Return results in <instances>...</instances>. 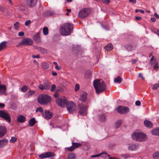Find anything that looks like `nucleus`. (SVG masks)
Instances as JSON below:
<instances>
[{
	"instance_id": "obj_1",
	"label": "nucleus",
	"mask_w": 159,
	"mask_h": 159,
	"mask_svg": "<svg viewBox=\"0 0 159 159\" xmlns=\"http://www.w3.org/2000/svg\"><path fill=\"white\" fill-rule=\"evenodd\" d=\"M73 25L70 23H66L62 25L60 29L61 35L64 36L69 35L72 32Z\"/></svg>"
},
{
	"instance_id": "obj_2",
	"label": "nucleus",
	"mask_w": 159,
	"mask_h": 159,
	"mask_svg": "<svg viewBox=\"0 0 159 159\" xmlns=\"http://www.w3.org/2000/svg\"><path fill=\"white\" fill-rule=\"evenodd\" d=\"M93 84L97 93H99L104 91L106 89V85L102 80L98 79L94 80Z\"/></svg>"
},
{
	"instance_id": "obj_3",
	"label": "nucleus",
	"mask_w": 159,
	"mask_h": 159,
	"mask_svg": "<svg viewBox=\"0 0 159 159\" xmlns=\"http://www.w3.org/2000/svg\"><path fill=\"white\" fill-rule=\"evenodd\" d=\"M132 139L138 141H144L146 139V135L143 133L134 132L131 135Z\"/></svg>"
},
{
	"instance_id": "obj_4",
	"label": "nucleus",
	"mask_w": 159,
	"mask_h": 159,
	"mask_svg": "<svg viewBox=\"0 0 159 159\" xmlns=\"http://www.w3.org/2000/svg\"><path fill=\"white\" fill-rule=\"evenodd\" d=\"M51 99V97L46 94H42L37 98L38 102L42 104H46L49 102Z\"/></svg>"
},
{
	"instance_id": "obj_5",
	"label": "nucleus",
	"mask_w": 159,
	"mask_h": 159,
	"mask_svg": "<svg viewBox=\"0 0 159 159\" xmlns=\"http://www.w3.org/2000/svg\"><path fill=\"white\" fill-rule=\"evenodd\" d=\"M90 10L88 8H84L79 11L78 13V16L81 19L86 18L90 13Z\"/></svg>"
},
{
	"instance_id": "obj_6",
	"label": "nucleus",
	"mask_w": 159,
	"mask_h": 159,
	"mask_svg": "<svg viewBox=\"0 0 159 159\" xmlns=\"http://www.w3.org/2000/svg\"><path fill=\"white\" fill-rule=\"evenodd\" d=\"M0 117L2 118L9 123L11 122L10 114L6 111L0 110Z\"/></svg>"
},
{
	"instance_id": "obj_7",
	"label": "nucleus",
	"mask_w": 159,
	"mask_h": 159,
	"mask_svg": "<svg viewBox=\"0 0 159 159\" xmlns=\"http://www.w3.org/2000/svg\"><path fill=\"white\" fill-rule=\"evenodd\" d=\"M67 102V100L66 98L64 97L58 98L56 100L57 104L59 106L62 107H64L65 106Z\"/></svg>"
},
{
	"instance_id": "obj_8",
	"label": "nucleus",
	"mask_w": 159,
	"mask_h": 159,
	"mask_svg": "<svg viewBox=\"0 0 159 159\" xmlns=\"http://www.w3.org/2000/svg\"><path fill=\"white\" fill-rule=\"evenodd\" d=\"M67 110L69 112L71 113L75 110V103L72 101L67 102L66 104Z\"/></svg>"
},
{
	"instance_id": "obj_9",
	"label": "nucleus",
	"mask_w": 159,
	"mask_h": 159,
	"mask_svg": "<svg viewBox=\"0 0 159 159\" xmlns=\"http://www.w3.org/2000/svg\"><path fill=\"white\" fill-rule=\"evenodd\" d=\"M79 114L82 116L86 115L88 106H84L82 104H79Z\"/></svg>"
},
{
	"instance_id": "obj_10",
	"label": "nucleus",
	"mask_w": 159,
	"mask_h": 159,
	"mask_svg": "<svg viewBox=\"0 0 159 159\" xmlns=\"http://www.w3.org/2000/svg\"><path fill=\"white\" fill-rule=\"evenodd\" d=\"M50 84L49 82L46 80H44L43 84H40L38 86L39 89L41 90H48L50 88Z\"/></svg>"
},
{
	"instance_id": "obj_11",
	"label": "nucleus",
	"mask_w": 159,
	"mask_h": 159,
	"mask_svg": "<svg viewBox=\"0 0 159 159\" xmlns=\"http://www.w3.org/2000/svg\"><path fill=\"white\" fill-rule=\"evenodd\" d=\"M117 111L120 113H125L128 112L129 110L128 107H127L120 106L117 107Z\"/></svg>"
},
{
	"instance_id": "obj_12",
	"label": "nucleus",
	"mask_w": 159,
	"mask_h": 159,
	"mask_svg": "<svg viewBox=\"0 0 159 159\" xmlns=\"http://www.w3.org/2000/svg\"><path fill=\"white\" fill-rule=\"evenodd\" d=\"M37 0H25V3L27 7L30 8L34 7L37 4Z\"/></svg>"
},
{
	"instance_id": "obj_13",
	"label": "nucleus",
	"mask_w": 159,
	"mask_h": 159,
	"mask_svg": "<svg viewBox=\"0 0 159 159\" xmlns=\"http://www.w3.org/2000/svg\"><path fill=\"white\" fill-rule=\"evenodd\" d=\"M33 44V41L30 39L28 38L23 39L20 43V44L25 45H31Z\"/></svg>"
},
{
	"instance_id": "obj_14",
	"label": "nucleus",
	"mask_w": 159,
	"mask_h": 159,
	"mask_svg": "<svg viewBox=\"0 0 159 159\" xmlns=\"http://www.w3.org/2000/svg\"><path fill=\"white\" fill-rule=\"evenodd\" d=\"M55 156V154L51 152H48L44 153H43L39 155V157L41 158H44Z\"/></svg>"
},
{
	"instance_id": "obj_15",
	"label": "nucleus",
	"mask_w": 159,
	"mask_h": 159,
	"mask_svg": "<svg viewBox=\"0 0 159 159\" xmlns=\"http://www.w3.org/2000/svg\"><path fill=\"white\" fill-rule=\"evenodd\" d=\"M81 144L76 143L72 142V145L70 147L67 148L68 151H72L75 149L78 148L81 145Z\"/></svg>"
},
{
	"instance_id": "obj_16",
	"label": "nucleus",
	"mask_w": 159,
	"mask_h": 159,
	"mask_svg": "<svg viewBox=\"0 0 159 159\" xmlns=\"http://www.w3.org/2000/svg\"><path fill=\"white\" fill-rule=\"evenodd\" d=\"M150 64L151 65H154V69L156 70L159 68L158 63L156 61V60L155 59L153 56H152L150 60Z\"/></svg>"
},
{
	"instance_id": "obj_17",
	"label": "nucleus",
	"mask_w": 159,
	"mask_h": 159,
	"mask_svg": "<svg viewBox=\"0 0 159 159\" xmlns=\"http://www.w3.org/2000/svg\"><path fill=\"white\" fill-rule=\"evenodd\" d=\"M7 130L4 126H0V138L3 136L7 133Z\"/></svg>"
},
{
	"instance_id": "obj_18",
	"label": "nucleus",
	"mask_w": 159,
	"mask_h": 159,
	"mask_svg": "<svg viewBox=\"0 0 159 159\" xmlns=\"http://www.w3.org/2000/svg\"><path fill=\"white\" fill-rule=\"evenodd\" d=\"M6 91V87L5 85L1 84L0 81V95L2 94H5Z\"/></svg>"
},
{
	"instance_id": "obj_19",
	"label": "nucleus",
	"mask_w": 159,
	"mask_h": 159,
	"mask_svg": "<svg viewBox=\"0 0 159 159\" xmlns=\"http://www.w3.org/2000/svg\"><path fill=\"white\" fill-rule=\"evenodd\" d=\"M138 148V145L137 144L133 143L129 144L128 145V149L130 151H135Z\"/></svg>"
},
{
	"instance_id": "obj_20",
	"label": "nucleus",
	"mask_w": 159,
	"mask_h": 159,
	"mask_svg": "<svg viewBox=\"0 0 159 159\" xmlns=\"http://www.w3.org/2000/svg\"><path fill=\"white\" fill-rule=\"evenodd\" d=\"M44 117L47 119H51L52 116V113L49 111H46L45 113L43 115Z\"/></svg>"
},
{
	"instance_id": "obj_21",
	"label": "nucleus",
	"mask_w": 159,
	"mask_h": 159,
	"mask_svg": "<svg viewBox=\"0 0 159 159\" xmlns=\"http://www.w3.org/2000/svg\"><path fill=\"white\" fill-rule=\"evenodd\" d=\"M17 121L20 123H22L25 122L26 120L25 117L23 115H18L17 117Z\"/></svg>"
},
{
	"instance_id": "obj_22",
	"label": "nucleus",
	"mask_w": 159,
	"mask_h": 159,
	"mask_svg": "<svg viewBox=\"0 0 159 159\" xmlns=\"http://www.w3.org/2000/svg\"><path fill=\"white\" fill-rule=\"evenodd\" d=\"M87 93L85 92H83L80 95V99L82 102H84L87 98Z\"/></svg>"
},
{
	"instance_id": "obj_23",
	"label": "nucleus",
	"mask_w": 159,
	"mask_h": 159,
	"mask_svg": "<svg viewBox=\"0 0 159 159\" xmlns=\"http://www.w3.org/2000/svg\"><path fill=\"white\" fill-rule=\"evenodd\" d=\"M8 140L6 139H4L0 140V143L2 148L4 147L8 143Z\"/></svg>"
},
{
	"instance_id": "obj_24",
	"label": "nucleus",
	"mask_w": 159,
	"mask_h": 159,
	"mask_svg": "<svg viewBox=\"0 0 159 159\" xmlns=\"http://www.w3.org/2000/svg\"><path fill=\"white\" fill-rule=\"evenodd\" d=\"M35 93V91H34L30 90L25 94V98H29Z\"/></svg>"
},
{
	"instance_id": "obj_25",
	"label": "nucleus",
	"mask_w": 159,
	"mask_h": 159,
	"mask_svg": "<svg viewBox=\"0 0 159 159\" xmlns=\"http://www.w3.org/2000/svg\"><path fill=\"white\" fill-rule=\"evenodd\" d=\"M144 123L145 126L147 128H150L152 126V123L150 121L146 120L144 121Z\"/></svg>"
},
{
	"instance_id": "obj_26",
	"label": "nucleus",
	"mask_w": 159,
	"mask_h": 159,
	"mask_svg": "<svg viewBox=\"0 0 159 159\" xmlns=\"http://www.w3.org/2000/svg\"><path fill=\"white\" fill-rule=\"evenodd\" d=\"M7 42L3 41L0 43V51L4 49L7 46Z\"/></svg>"
},
{
	"instance_id": "obj_27",
	"label": "nucleus",
	"mask_w": 159,
	"mask_h": 159,
	"mask_svg": "<svg viewBox=\"0 0 159 159\" xmlns=\"http://www.w3.org/2000/svg\"><path fill=\"white\" fill-rule=\"evenodd\" d=\"M36 122L35 119L34 118H33L30 119L29 121V125L30 127L34 126Z\"/></svg>"
},
{
	"instance_id": "obj_28",
	"label": "nucleus",
	"mask_w": 159,
	"mask_h": 159,
	"mask_svg": "<svg viewBox=\"0 0 159 159\" xmlns=\"http://www.w3.org/2000/svg\"><path fill=\"white\" fill-rule=\"evenodd\" d=\"M105 49L108 51L111 50L113 48V46L111 43L108 44L104 47Z\"/></svg>"
},
{
	"instance_id": "obj_29",
	"label": "nucleus",
	"mask_w": 159,
	"mask_h": 159,
	"mask_svg": "<svg viewBox=\"0 0 159 159\" xmlns=\"http://www.w3.org/2000/svg\"><path fill=\"white\" fill-rule=\"evenodd\" d=\"M151 133L153 135H159V127L154 129L151 131Z\"/></svg>"
},
{
	"instance_id": "obj_30",
	"label": "nucleus",
	"mask_w": 159,
	"mask_h": 159,
	"mask_svg": "<svg viewBox=\"0 0 159 159\" xmlns=\"http://www.w3.org/2000/svg\"><path fill=\"white\" fill-rule=\"evenodd\" d=\"M76 156L75 154L71 153L68 155V159H75Z\"/></svg>"
},
{
	"instance_id": "obj_31",
	"label": "nucleus",
	"mask_w": 159,
	"mask_h": 159,
	"mask_svg": "<svg viewBox=\"0 0 159 159\" xmlns=\"http://www.w3.org/2000/svg\"><path fill=\"white\" fill-rule=\"evenodd\" d=\"M122 79L120 76H118L114 79V82L116 83H120L122 81Z\"/></svg>"
},
{
	"instance_id": "obj_32",
	"label": "nucleus",
	"mask_w": 159,
	"mask_h": 159,
	"mask_svg": "<svg viewBox=\"0 0 159 159\" xmlns=\"http://www.w3.org/2000/svg\"><path fill=\"white\" fill-rule=\"evenodd\" d=\"M43 32L44 35H46L48 34V28L44 27L43 28Z\"/></svg>"
},
{
	"instance_id": "obj_33",
	"label": "nucleus",
	"mask_w": 159,
	"mask_h": 159,
	"mask_svg": "<svg viewBox=\"0 0 159 159\" xmlns=\"http://www.w3.org/2000/svg\"><path fill=\"white\" fill-rule=\"evenodd\" d=\"M122 122L121 120H118L115 124V126L116 128H118L119 127Z\"/></svg>"
},
{
	"instance_id": "obj_34",
	"label": "nucleus",
	"mask_w": 159,
	"mask_h": 159,
	"mask_svg": "<svg viewBox=\"0 0 159 159\" xmlns=\"http://www.w3.org/2000/svg\"><path fill=\"white\" fill-rule=\"evenodd\" d=\"M121 156L125 159H128L131 157L129 154L128 153L121 154Z\"/></svg>"
},
{
	"instance_id": "obj_35",
	"label": "nucleus",
	"mask_w": 159,
	"mask_h": 159,
	"mask_svg": "<svg viewBox=\"0 0 159 159\" xmlns=\"http://www.w3.org/2000/svg\"><path fill=\"white\" fill-rule=\"evenodd\" d=\"M42 66L44 69L46 70L48 68L49 65L47 63L43 62L42 64Z\"/></svg>"
},
{
	"instance_id": "obj_36",
	"label": "nucleus",
	"mask_w": 159,
	"mask_h": 159,
	"mask_svg": "<svg viewBox=\"0 0 159 159\" xmlns=\"http://www.w3.org/2000/svg\"><path fill=\"white\" fill-rule=\"evenodd\" d=\"M153 157L154 159H158L159 158V152H156L153 155Z\"/></svg>"
},
{
	"instance_id": "obj_37",
	"label": "nucleus",
	"mask_w": 159,
	"mask_h": 159,
	"mask_svg": "<svg viewBox=\"0 0 159 159\" xmlns=\"http://www.w3.org/2000/svg\"><path fill=\"white\" fill-rule=\"evenodd\" d=\"M106 118V116L105 115L102 114L100 115L99 116V119L100 121H105Z\"/></svg>"
},
{
	"instance_id": "obj_38",
	"label": "nucleus",
	"mask_w": 159,
	"mask_h": 159,
	"mask_svg": "<svg viewBox=\"0 0 159 159\" xmlns=\"http://www.w3.org/2000/svg\"><path fill=\"white\" fill-rule=\"evenodd\" d=\"M34 39L37 41L39 42L40 41V37L39 34H36L34 36Z\"/></svg>"
},
{
	"instance_id": "obj_39",
	"label": "nucleus",
	"mask_w": 159,
	"mask_h": 159,
	"mask_svg": "<svg viewBox=\"0 0 159 159\" xmlns=\"http://www.w3.org/2000/svg\"><path fill=\"white\" fill-rule=\"evenodd\" d=\"M27 89V87L26 85L23 86L21 88V91L25 93L26 92Z\"/></svg>"
},
{
	"instance_id": "obj_40",
	"label": "nucleus",
	"mask_w": 159,
	"mask_h": 159,
	"mask_svg": "<svg viewBox=\"0 0 159 159\" xmlns=\"http://www.w3.org/2000/svg\"><path fill=\"white\" fill-rule=\"evenodd\" d=\"M36 112H38L39 111L40 112H42L43 111V108L41 107H39L37 108L36 109Z\"/></svg>"
},
{
	"instance_id": "obj_41",
	"label": "nucleus",
	"mask_w": 159,
	"mask_h": 159,
	"mask_svg": "<svg viewBox=\"0 0 159 159\" xmlns=\"http://www.w3.org/2000/svg\"><path fill=\"white\" fill-rule=\"evenodd\" d=\"M16 138L14 137H11V139L10 140V141L11 143H15L16 141Z\"/></svg>"
},
{
	"instance_id": "obj_42",
	"label": "nucleus",
	"mask_w": 159,
	"mask_h": 159,
	"mask_svg": "<svg viewBox=\"0 0 159 159\" xmlns=\"http://www.w3.org/2000/svg\"><path fill=\"white\" fill-rule=\"evenodd\" d=\"M14 25L16 30H17L19 27V22H17L14 24Z\"/></svg>"
},
{
	"instance_id": "obj_43",
	"label": "nucleus",
	"mask_w": 159,
	"mask_h": 159,
	"mask_svg": "<svg viewBox=\"0 0 159 159\" xmlns=\"http://www.w3.org/2000/svg\"><path fill=\"white\" fill-rule=\"evenodd\" d=\"M158 87H159V84H155L153 85L152 89L153 90H156Z\"/></svg>"
},
{
	"instance_id": "obj_44",
	"label": "nucleus",
	"mask_w": 159,
	"mask_h": 159,
	"mask_svg": "<svg viewBox=\"0 0 159 159\" xmlns=\"http://www.w3.org/2000/svg\"><path fill=\"white\" fill-rule=\"evenodd\" d=\"M39 50L40 52L44 54L46 53L47 52V51L43 48H40Z\"/></svg>"
},
{
	"instance_id": "obj_45",
	"label": "nucleus",
	"mask_w": 159,
	"mask_h": 159,
	"mask_svg": "<svg viewBox=\"0 0 159 159\" xmlns=\"http://www.w3.org/2000/svg\"><path fill=\"white\" fill-rule=\"evenodd\" d=\"M51 14V12L50 11H47L45 12L44 15L45 16H48Z\"/></svg>"
},
{
	"instance_id": "obj_46",
	"label": "nucleus",
	"mask_w": 159,
	"mask_h": 159,
	"mask_svg": "<svg viewBox=\"0 0 159 159\" xmlns=\"http://www.w3.org/2000/svg\"><path fill=\"white\" fill-rule=\"evenodd\" d=\"M56 88V85L54 84H52L51 86L50 90L51 91H54Z\"/></svg>"
},
{
	"instance_id": "obj_47",
	"label": "nucleus",
	"mask_w": 159,
	"mask_h": 159,
	"mask_svg": "<svg viewBox=\"0 0 159 159\" xmlns=\"http://www.w3.org/2000/svg\"><path fill=\"white\" fill-rule=\"evenodd\" d=\"M79 88H80L79 85L78 84H76L75 85V91H77L79 89Z\"/></svg>"
},
{
	"instance_id": "obj_48",
	"label": "nucleus",
	"mask_w": 159,
	"mask_h": 159,
	"mask_svg": "<svg viewBox=\"0 0 159 159\" xmlns=\"http://www.w3.org/2000/svg\"><path fill=\"white\" fill-rule=\"evenodd\" d=\"M154 32L157 34L159 36V30L154 28L153 29Z\"/></svg>"
},
{
	"instance_id": "obj_49",
	"label": "nucleus",
	"mask_w": 159,
	"mask_h": 159,
	"mask_svg": "<svg viewBox=\"0 0 159 159\" xmlns=\"http://www.w3.org/2000/svg\"><path fill=\"white\" fill-rule=\"evenodd\" d=\"M31 22L30 20H27L25 22V25L27 26H28Z\"/></svg>"
},
{
	"instance_id": "obj_50",
	"label": "nucleus",
	"mask_w": 159,
	"mask_h": 159,
	"mask_svg": "<svg viewBox=\"0 0 159 159\" xmlns=\"http://www.w3.org/2000/svg\"><path fill=\"white\" fill-rule=\"evenodd\" d=\"M102 2L106 4H108L110 2V0H102Z\"/></svg>"
},
{
	"instance_id": "obj_51",
	"label": "nucleus",
	"mask_w": 159,
	"mask_h": 159,
	"mask_svg": "<svg viewBox=\"0 0 159 159\" xmlns=\"http://www.w3.org/2000/svg\"><path fill=\"white\" fill-rule=\"evenodd\" d=\"M19 9L21 11H24L25 10L24 7L22 5H20L19 6Z\"/></svg>"
},
{
	"instance_id": "obj_52",
	"label": "nucleus",
	"mask_w": 159,
	"mask_h": 159,
	"mask_svg": "<svg viewBox=\"0 0 159 159\" xmlns=\"http://www.w3.org/2000/svg\"><path fill=\"white\" fill-rule=\"evenodd\" d=\"M141 104V102L137 100L135 102V105L137 106H139Z\"/></svg>"
},
{
	"instance_id": "obj_53",
	"label": "nucleus",
	"mask_w": 159,
	"mask_h": 159,
	"mask_svg": "<svg viewBox=\"0 0 159 159\" xmlns=\"http://www.w3.org/2000/svg\"><path fill=\"white\" fill-rule=\"evenodd\" d=\"M24 33L23 32H20L18 33V35L20 36H24Z\"/></svg>"
},
{
	"instance_id": "obj_54",
	"label": "nucleus",
	"mask_w": 159,
	"mask_h": 159,
	"mask_svg": "<svg viewBox=\"0 0 159 159\" xmlns=\"http://www.w3.org/2000/svg\"><path fill=\"white\" fill-rule=\"evenodd\" d=\"M40 55H37L36 56L34 55L32 56V57L33 58H40Z\"/></svg>"
},
{
	"instance_id": "obj_55",
	"label": "nucleus",
	"mask_w": 159,
	"mask_h": 159,
	"mask_svg": "<svg viewBox=\"0 0 159 159\" xmlns=\"http://www.w3.org/2000/svg\"><path fill=\"white\" fill-rule=\"evenodd\" d=\"M138 61L137 59H133L132 61V63L133 64H135Z\"/></svg>"
},
{
	"instance_id": "obj_56",
	"label": "nucleus",
	"mask_w": 159,
	"mask_h": 159,
	"mask_svg": "<svg viewBox=\"0 0 159 159\" xmlns=\"http://www.w3.org/2000/svg\"><path fill=\"white\" fill-rule=\"evenodd\" d=\"M139 77L141 78H142L143 80H144V78L143 77V74L142 73H139Z\"/></svg>"
},
{
	"instance_id": "obj_57",
	"label": "nucleus",
	"mask_w": 159,
	"mask_h": 159,
	"mask_svg": "<svg viewBox=\"0 0 159 159\" xmlns=\"http://www.w3.org/2000/svg\"><path fill=\"white\" fill-rule=\"evenodd\" d=\"M5 105L3 103H0V108H2L5 107Z\"/></svg>"
},
{
	"instance_id": "obj_58",
	"label": "nucleus",
	"mask_w": 159,
	"mask_h": 159,
	"mask_svg": "<svg viewBox=\"0 0 159 159\" xmlns=\"http://www.w3.org/2000/svg\"><path fill=\"white\" fill-rule=\"evenodd\" d=\"M129 1L133 3H135L136 2V0H129Z\"/></svg>"
},
{
	"instance_id": "obj_59",
	"label": "nucleus",
	"mask_w": 159,
	"mask_h": 159,
	"mask_svg": "<svg viewBox=\"0 0 159 159\" xmlns=\"http://www.w3.org/2000/svg\"><path fill=\"white\" fill-rule=\"evenodd\" d=\"M142 18L141 17L139 16H136L135 17V19L137 20H139L141 19Z\"/></svg>"
},
{
	"instance_id": "obj_60",
	"label": "nucleus",
	"mask_w": 159,
	"mask_h": 159,
	"mask_svg": "<svg viewBox=\"0 0 159 159\" xmlns=\"http://www.w3.org/2000/svg\"><path fill=\"white\" fill-rule=\"evenodd\" d=\"M154 16L157 18H159V15L156 13H154Z\"/></svg>"
},
{
	"instance_id": "obj_61",
	"label": "nucleus",
	"mask_w": 159,
	"mask_h": 159,
	"mask_svg": "<svg viewBox=\"0 0 159 159\" xmlns=\"http://www.w3.org/2000/svg\"><path fill=\"white\" fill-rule=\"evenodd\" d=\"M55 68L57 70H59L60 69V67L58 65L57 66H55Z\"/></svg>"
},
{
	"instance_id": "obj_62",
	"label": "nucleus",
	"mask_w": 159,
	"mask_h": 159,
	"mask_svg": "<svg viewBox=\"0 0 159 159\" xmlns=\"http://www.w3.org/2000/svg\"><path fill=\"white\" fill-rule=\"evenodd\" d=\"M151 20L152 22H155L156 21V19L154 17H152L151 18Z\"/></svg>"
},
{
	"instance_id": "obj_63",
	"label": "nucleus",
	"mask_w": 159,
	"mask_h": 159,
	"mask_svg": "<svg viewBox=\"0 0 159 159\" xmlns=\"http://www.w3.org/2000/svg\"><path fill=\"white\" fill-rule=\"evenodd\" d=\"M58 94L57 92H56L53 95L54 97L56 98L57 97Z\"/></svg>"
},
{
	"instance_id": "obj_64",
	"label": "nucleus",
	"mask_w": 159,
	"mask_h": 159,
	"mask_svg": "<svg viewBox=\"0 0 159 159\" xmlns=\"http://www.w3.org/2000/svg\"><path fill=\"white\" fill-rule=\"evenodd\" d=\"M52 75L53 76H56L57 75V74L55 72H52Z\"/></svg>"
}]
</instances>
